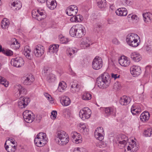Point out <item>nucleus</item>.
I'll return each mask as SVG.
<instances>
[{
  "label": "nucleus",
  "instance_id": "1",
  "mask_svg": "<svg viewBox=\"0 0 152 152\" xmlns=\"http://www.w3.org/2000/svg\"><path fill=\"white\" fill-rule=\"evenodd\" d=\"M111 82L110 76L107 73L104 72L98 77L96 83L100 88H106Z\"/></svg>",
  "mask_w": 152,
  "mask_h": 152
},
{
  "label": "nucleus",
  "instance_id": "2",
  "mask_svg": "<svg viewBox=\"0 0 152 152\" xmlns=\"http://www.w3.org/2000/svg\"><path fill=\"white\" fill-rule=\"evenodd\" d=\"M55 140L56 143L61 145H65L68 143L69 138L67 133L62 130L58 131L56 133Z\"/></svg>",
  "mask_w": 152,
  "mask_h": 152
},
{
  "label": "nucleus",
  "instance_id": "3",
  "mask_svg": "<svg viewBox=\"0 0 152 152\" xmlns=\"http://www.w3.org/2000/svg\"><path fill=\"white\" fill-rule=\"evenodd\" d=\"M91 114V111L88 107H85L81 110L79 113L80 117L83 120L89 118Z\"/></svg>",
  "mask_w": 152,
  "mask_h": 152
},
{
  "label": "nucleus",
  "instance_id": "4",
  "mask_svg": "<svg viewBox=\"0 0 152 152\" xmlns=\"http://www.w3.org/2000/svg\"><path fill=\"white\" fill-rule=\"evenodd\" d=\"M103 62L102 58L99 56H96L93 59L92 65L93 68L95 70H99L102 66Z\"/></svg>",
  "mask_w": 152,
  "mask_h": 152
},
{
  "label": "nucleus",
  "instance_id": "5",
  "mask_svg": "<svg viewBox=\"0 0 152 152\" xmlns=\"http://www.w3.org/2000/svg\"><path fill=\"white\" fill-rule=\"evenodd\" d=\"M32 17L38 21L44 19L45 18V15L42 10H34L32 11Z\"/></svg>",
  "mask_w": 152,
  "mask_h": 152
},
{
  "label": "nucleus",
  "instance_id": "6",
  "mask_svg": "<svg viewBox=\"0 0 152 152\" xmlns=\"http://www.w3.org/2000/svg\"><path fill=\"white\" fill-rule=\"evenodd\" d=\"M44 47L40 45L36 46L33 50L34 56L37 57H41L44 52Z\"/></svg>",
  "mask_w": 152,
  "mask_h": 152
},
{
  "label": "nucleus",
  "instance_id": "7",
  "mask_svg": "<svg viewBox=\"0 0 152 152\" xmlns=\"http://www.w3.org/2000/svg\"><path fill=\"white\" fill-rule=\"evenodd\" d=\"M24 61L23 59L20 57H17L12 59L11 61V65L14 67H20L24 64Z\"/></svg>",
  "mask_w": 152,
  "mask_h": 152
},
{
  "label": "nucleus",
  "instance_id": "8",
  "mask_svg": "<svg viewBox=\"0 0 152 152\" xmlns=\"http://www.w3.org/2000/svg\"><path fill=\"white\" fill-rule=\"evenodd\" d=\"M116 143L118 144L122 145V147H124L128 140V137L124 134H120L116 138Z\"/></svg>",
  "mask_w": 152,
  "mask_h": 152
},
{
  "label": "nucleus",
  "instance_id": "9",
  "mask_svg": "<svg viewBox=\"0 0 152 152\" xmlns=\"http://www.w3.org/2000/svg\"><path fill=\"white\" fill-rule=\"evenodd\" d=\"M15 88L18 90V92L15 93V95H18L17 97H22L23 95H25L27 92L26 89L23 87L18 84L15 86Z\"/></svg>",
  "mask_w": 152,
  "mask_h": 152
},
{
  "label": "nucleus",
  "instance_id": "10",
  "mask_svg": "<svg viewBox=\"0 0 152 152\" xmlns=\"http://www.w3.org/2000/svg\"><path fill=\"white\" fill-rule=\"evenodd\" d=\"M76 37L80 38L85 35L86 30L84 27L81 24L76 26Z\"/></svg>",
  "mask_w": 152,
  "mask_h": 152
},
{
  "label": "nucleus",
  "instance_id": "11",
  "mask_svg": "<svg viewBox=\"0 0 152 152\" xmlns=\"http://www.w3.org/2000/svg\"><path fill=\"white\" fill-rule=\"evenodd\" d=\"M103 134L104 131L102 127H100L97 128L94 132L95 137L100 141H102L104 139Z\"/></svg>",
  "mask_w": 152,
  "mask_h": 152
},
{
  "label": "nucleus",
  "instance_id": "12",
  "mask_svg": "<svg viewBox=\"0 0 152 152\" xmlns=\"http://www.w3.org/2000/svg\"><path fill=\"white\" fill-rule=\"evenodd\" d=\"M30 102V99L28 97H20L18 103V106L20 108H25Z\"/></svg>",
  "mask_w": 152,
  "mask_h": 152
},
{
  "label": "nucleus",
  "instance_id": "13",
  "mask_svg": "<svg viewBox=\"0 0 152 152\" xmlns=\"http://www.w3.org/2000/svg\"><path fill=\"white\" fill-rule=\"evenodd\" d=\"M23 84L25 85H30L34 81V78L31 74H27L22 78Z\"/></svg>",
  "mask_w": 152,
  "mask_h": 152
},
{
  "label": "nucleus",
  "instance_id": "14",
  "mask_svg": "<svg viewBox=\"0 0 152 152\" xmlns=\"http://www.w3.org/2000/svg\"><path fill=\"white\" fill-rule=\"evenodd\" d=\"M66 12L69 16H75L78 12L77 7L75 5H71L67 8Z\"/></svg>",
  "mask_w": 152,
  "mask_h": 152
},
{
  "label": "nucleus",
  "instance_id": "15",
  "mask_svg": "<svg viewBox=\"0 0 152 152\" xmlns=\"http://www.w3.org/2000/svg\"><path fill=\"white\" fill-rule=\"evenodd\" d=\"M130 71L131 74L134 77L139 75L141 72L140 67L136 65L132 66L130 68Z\"/></svg>",
  "mask_w": 152,
  "mask_h": 152
},
{
  "label": "nucleus",
  "instance_id": "16",
  "mask_svg": "<svg viewBox=\"0 0 152 152\" xmlns=\"http://www.w3.org/2000/svg\"><path fill=\"white\" fill-rule=\"evenodd\" d=\"M132 144H129L127 147V150H125L124 152H136L138 150V148L137 145L135 144V142L132 140Z\"/></svg>",
  "mask_w": 152,
  "mask_h": 152
},
{
  "label": "nucleus",
  "instance_id": "17",
  "mask_svg": "<svg viewBox=\"0 0 152 152\" xmlns=\"http://www.w3.org/2000/svg\"><path fill=\"white\" fill-rule=\"evenodd\" d=\"M119 64L122 66L126 67L130 64V61L128 58L124 56H121L120 59L118 60Z\"/></svg>",
  "mask_w": 152,
  "mask_h": 152
},
{
  "label": "nucleus",
  "instance_id": "18",
  "mask_svg": "<svg viewBox=\"0 0 152 152\" xmlns=\"http://www.w3.org/2000/svg\"><path fill=\"white\" fill-rule=\"evenodd\" d=\"M78 128L80 132L84 135H87L88 133V129L85 124L80 123L78 125Z\"/></svg>",
  "mask_w": 152,
  "mask_h": 152
},
{
  "label": "nucleus",
  "instance_id": "19",
  "mask_svg": "<svg viewBox=\"0 0 152 152\" xmlns=\"http://www.w3.org/2000/svg\"><path fill=\"white\" fill-rule=\"evenodd\" d=\"M71 136L73 138V140H74L76 143H79L81 142V137L79 134L76 132H74L71 134Z\"/></svg>",
  "mask_w": 152,
  "mask_h": 152
},
{
  "label": "nucleus",
  "instance_id": "20",
  "mask_svg": "<svg viewBox=\"0 0 152 152\" xmlns=\"http://www.w3.org/2000/svg\"><path fill=\"white\" fill-rule=\"evenodd\" d=\"M60 98L61 103L63 106H67L69 104L70 100L67 96H63Z\"/></svg>",
  "mask_w": 152,
  "mask_h": 152
},
{
  "label": "nucleus",
  "instance_id": "21",
  "mask_svg": "<svg viewBox=\"0 0 152 152\" xmlns=\"http://www.w3.org/2000/svg\"><path fill=\"white\" fill-rule=\"evenodd\" d=\"M131 101V99L129 97L124 96L120 98L119 103L122 105H126L129 103Z\"/></svg>",
  "mask_w": 152,
  "mask_h": 152
},
{
  "label": "nucleus",
  "instance_id": "22",
  "mask_svg": "<svg viewBox=\"0 0 152 152\" xmlns=\"http://www.w3.org/2000/svg\"><path fill=\"white\" fill-rule=\"evenodd\" d=\"M46 1L47 6L50 10H53L56 7L57 4L55 0Z\"/></svg>",
  "mask_w": 152,
  "mask_h": 152
},
{
  "label": "nucleus",
  "instance_id": "23",
  "mask_svg": "<svg viewBox=\"0 0 152 152\" xmlns=\"http://www.w3.org/2000/svg\"><path fill=\"white\" fill-rule=\"evenodd\" d=\"M47 141L45 140L39 139V138L36 137L34 140V143L36 146L39 147L44 146L46 144Z\"/></svg>",
  "mask_w": 152,
  "mask_h": 152
},
{
  "label": "nucleus",
  "instance_id": "24",
  "mask_svg": "<svg viewBox=\"0 0 152 152\" xmlns=\"http://www.w3.org/2000/svg\"><path fill=\"white\" fill-rule=\"evenodd\" d=\"M31 50L30 48L28 46H26L24 47V55L29 60L32 59V56L31 54Z\"/></svg>",
  "mask_w": 152,
  "mask_h": 152
},
{
  "label": "nucleus",
  "instance_id": "25",
  "mask_svg": "<svg viewBox=\"0 0 152 152\" xmlns=\"http://www.w3.org/2000/svg\"><path fill=\"white\" fill-rule=\"evenodd\" d=\"M115 13L117 15L119 16H125L127 14V10L124 7L120 8L116 11Z\"/></svg>",
  "mask_w": 152,
  "mask_h": 152
},
{
  "label": "nucleus",
  "instance_id": "26",
  "mask_svg": "<svg viewBox=\"0 0 152 152\" xmlns=\"http://www.w3.org/2000/svg\"><path fill=\"white\" fill-rule=\"evenodd\" d=\"M150 117V115L148 111H145L140 115V120L143 122H145L148 120Z\"/></svg>",
  "mask_w": 152,
  "mask_h": 152
},
{
  "label": "nucleus",
  "instance_id": "27",
  "mask_svg": "<svg viewBox=\"0 0 152 152\" xmlns=\"http://www.w3.org/2000/svg\"><path fill=\"white\" fill-rule=\"evenodd\" d=\"M80 89V86L77 83L73 82L71 86L70 91L73 93L79 92Z\"/></svg>",
  "mask_w": 152,
  "mask_h": 152
},
{
  "label": "nucleus",
  "instance_id": "28",
  "mask_svg": "<svg viewBox=\"0 0 152 152\" xmlns=\"http://www.w3.org/2000/svg\"><path fill=\"white\" fill-rule=\"evenodd\" d=\"M139 38V37L137 34L134 33H130L126 37V40L127 44L131 42L132 40L135 37Z\"/></svg>",
  "mask_w": 152,
  "mask_h": 152
},
{
  "label": "nucleus",
  "instance_id": "29",
  "mask_svg": "<svg viewBox=\"0 0 152 152\" xmlns=\"http://www.w3.org/2000/svg\"><path fill=\"white\" fill-rule=\"evenodd\" d=\"M131 58L132 59L135 61L138 62L141 59V56L139 53L134 52L132 53L131 55Z\"/></svg>",
  "mask_w": 152,
  "mask_h": 152
},
{
  "label": "nucleus",
  "instance_id": "30",
  "mask_svg": "<svg viewBox=\"0 0 152 152\" xmlns=\"http://www.w3.org/2000/svg\"><path fill=\"white\" fill-rule=\"evenodd\" d=\"M11 5L14 7L15 10H18L22 7L21 2L18 0H15V1L11 3Z\"/></svg>",
  "mask_w": 152,
  "mask_h": 152
},
{
  "label": "nucleus",
  "instance_id": "31",
  "mask_svg": "<svg viewBox=\"0 0 152 152\" xmlns=\"http://www.w3.org/2000/svg\"><path fill=\"white\" fill-rule=\"evenodd\" d=\"M143 16L144 21L146 23L152 20V14L150 13H143Z\"/></svg>",
  "mask_w": 152,
  "mask_h": 152
},
{
  "label": "nucleus",
  "instance_id": "32",
  "mask_svg": "<svg viewBox=\"0 0 152 152\" xmlns=\"http://www.w3.org/2000/svg\"><path fill=\"white\" fill-rule=\"evenodd\" d=\"M139 38L135 37L128 44L130 46L133 47H136L138 46L140 43L138 42V39Z\"/></svg>",
  "mask_w": 152,
  "mask_h": 152
},
{
  "label": "nucleus",
  "instance_id": "33",
  "mask_svg": "<svg viewBox=\"0 0 152 152\" xmlns=\"http://www.w3.org/2000/svg\"><path fill=\"white\" fill-rule=\"evenodd\" d=\"M131 112L133 115H139L141 113V110L136 108L134 105H133L131 108Z\"/></svg>",
  "mask_w": 152,
  "mask_h": 152
},
{
  "label": "nucleus",
  "instance_id": "34",
  "mask_svg": "<svg viewBox=\"0 0 152 152\" xmlns=\"http://www.w3.org/2000/svg\"><path fill=\"white\" fill-rule=\"evenodd\" d=\"M77 51L75 48H68L66 50V53L70 57L73 56V55L77 52Z\"/></svg>",
  "mask_w": 152,
  "mask_h": 152
},
{
  "label": "nucleus",
  "instance_id": "35",
  "mask_svg": "<svg viewBox=\"0 0 152 152\" xmlns=\"http://www.w3.org/2000/svg\"><path fill=\"white\" fill-rule=\"evenodd\" d=\"M103 110L107 116H109L113 114L114 111L113 109L111 107H105L104 108Z\"/></svg>",
  "mask_w": 152,
  "mask_h": 152
},
{
  "label": "nucleus",
  "instance_id": "36",
  "mask_svg": "<svg viewBox=\"0 0 152 152\" xmlns=\"http://www.w3.org/2000/svg\"><path fill=\"white\" fill-rule=\"evenodd\" d=\"M67 87V86L65 82L62 81L59 83L58 87V90L60 92H62L65 90Z\"/></svg>",
  "mask_w": 152,
  "mask_h": 152
},
{
  "label": "nucleus",
  "instance_id": "37",
  "mask_svg": "<svg viewBox=\"0 0 152 152\" xmlns=\"http://www.w3.org/2000/svg\"><path fill=\"white\" fill-rule=\"evenodd\" d=\"M9 24V21L6 18H4L1 21V26L3 29L8 28Z\"/></svg>",
  "mask_w": 152,
  "mask_h": 152
},
{
  "label": "nucleus",
  "instance_id": "38",
  "mask_svg": "<svg viewBox=\"0 0 152 152\" xmlns=\"http://www.w3.org/2000/svg\"><path fill=\"white\" fill-rule=\"evenodd\" d=\"M59 46L58 45H50L49 48V52L52 53L57 52L58 50Z\"/></svg>",
  "mask_w": 152,
  "mask_h": 152
},
{
  "label": "nucleus",
  "instance_id": "39",
  "mask_svg": "<svg viewBox=\"0 0 152 152\" xmlns=\"http://www.w3.org/2000/svg\"><path fill=\"white\" fill-rule=\"evenodd\" d=\"M46 80L49 83L53 82L56 80V77L54 75L50 74L46 77Z\"/></svg>",
  "mask_w": 152,
  "mask_h": 152
},
{
  "label": "nucleus",
  "instance_id": "40",
  "mask_svg": "<svg viewBox=\"0 0 152 152\" xmlns=\"http://www.w3.org/2000/svg\"><path fill=\"white\" fill-rule=\"evenodd\" d=\"M81 45H84L86 47H87L89 45L88 38L84 37L81 39Z\"/></svg>",
  "mask_w": 152,
  "mask_h": 152
},
{
  "label": "nucleus",
  "instance_id": "41",
  "mask_svg": "<svg viewBox=\"0 0 152 152\" xmlns=\"http://www.w3.org/2000/svg\"><path fill=\"white\" fill-rule=\"evenodd\" d=\"M91 98V94L88 92L84 93L82 96L83 99L84 100H89Z\"/></svg>",
  "mask_w": 152,
  "mask_h": 152
},
{
  "label": "nucleus",
  "instance_id": "42",
  "mask_svg": "<svg viewBox=\"0 0 152 152\" xmlns=\"http://www.w3.org/2000/svg\"><path fill=\"white\" fill-rule=\"evenodd\" d=\"M69 34L72 37H76V26H73L71 28L69 31Z\"/></svg>",
  "mask_w": 152,
  "mask_h": 152
},
{
  "label": "nucleus",
  "instance_id": "43",
  "mask_svg": "<svg viewBox=\"0 0 152 152\" xmlns=\"http://www.w3.org/2000/svg\"><path fill=\"white\" fill-rule=\"evenodd\" d=\"M46 134L43 132H40L38 133L36 137L39 138V139L45 140L47 141V138L46 137Z\"/></svg>",
  "mask_w": 152,
  "mask_h": 152
},
{
  "label": "nucleus",
  "instance_id": "44",
  "mask_svg": "<svg viewBox=\"0 0 152 152\" xmlns=\"http://www.w3.org/2000/svg\"><path fill=\"white\" fill-rule=\"evenodd\" d=\"M0 83L6 87H7L8 86V82L2 77H0Z\"/></svg>",
  "mask_w": 152,
  "mask_h": 152
},
{
  "label": "nucleus",
  "instance_id": "45",
  "mask_svg": "<svg viewBox=\"0 0 152 152\" xmlns=\"http://www.w3.org/2000/svg\"><path fill=\"white\" fill-rule=\"evenodd\" d=\"M34 116V115L33 113H32L31 115V116L29 115L28 117H27L26 118L24 119L25 121L27 123H31L34 120V118L33 116Z\"/></svg>",
  "mask_w": 152,
  "mask_h": 152
},
{
  "label": "nucleus",
  "instance_id": "46",
  "mask_svg": "<svg viewBox=\"0 0 152 152\" xmlns=\"http://www.w3.org/2000/svg\"><path fill=\"white\" fill-rule=\"evenodd\" d=\"M98 6L99 7L102 8L106 7V3L105 0H101L97 3Z\"/></svg>",
  "mask_w": 152,
  "mask_h": 152
},
{
  "label": "nucleus",
  "instance_id": "47",
  "mask_svg": "<svg viewBox=\"0 0 152 152\" xmlns=\"http://www.w3.org/2000/svg\"><path fill=\"white\" fill-rule=\"evenodd\" d=\"M152 134V129L151 128H149L145 130L144 133V134L145 137H150Z\"/></svg>",
  "mask_w": 152,
  "mask_h": 152
},
{
  "label": "nucleus",
  "instance_id": "48",
  "mask_svg": "<svg viewBox=\"0 0 152 152\" xmlns=\"http://www.w3.org/2000/svg\"><path fill=\"white\" fill-rule=\"evenodd\" d=\"M32 113H33L31 111H29L27 110H25L23 112V114L24 119L26 118L27 117H28L29 115L31 116V115Z\"/></svg>",
  "mask_w": 152,
  "mask_h": 152
},
{
  "label": "nucleus",
  "instance_id": "49",
  "mask_svg": "<svg viewBox=\"0 0 152 152\" xmlns=\"http://www.w3.org/2000/svg\"><path fill=\"white\" fill-rule=\"evenodd\" d=\"M2 52L3 53L8 56H11L13 54V52L9 50H5L3 49Z\"/></svg>",
  "mask_w": 152,
  "mask_h": 152
},
{
  "label": "nucleus",
  "instance_id": "50",
  "mask_svg": "<svg viewBox=\"0 0 152 152\" xmlns=\"http://www.w3.org/2000/svg\"><path fill=\"white\" fill-rule=\"evenodd\" d=\"M6 142L4 144V146L5 149L8 152H14L15 149L12 148V146H9L8 145H6Z\"/></svg>",
  "mask_w": 152,
  "mask_h": 152
},
{
  "label": "nucleus",
  "instance_id": "51",
  "mask_svg": "<svg viewBox=\"0 0 152 152\" xmlns=\"http://www.w3.org/2000/svg\"><path fill=\"white\" fill-rule=\"evenodd\" d=\"M111 78L114 80L120 78L121 75L119 74L112 73L111 74Z\"/></svg>",
  "mask_w": 152,
  "mask_h": 152
},
{
  "label": "nucleus",
  "instance_id": "52",
  "mask_svg": "<svg viewBox=\"0 0 152 152\" xmlns=\"http://www.w3.org/2000/svg\"><path fill=\"white\" fill-rule=\"evenodd\" d=\"M60 40L61 42V43L63 44H66L69 41L68 39L64 37H61Z\"/></svg>",
  "mask_w": 152,
  "mask_h": 152
},
{
  "label": "nucleus",
  "instance_id": "53",
  "mask_svg": "<svg viewBox=\"0 0 152 152\" xmlns=\"http://www.w3.org/2000/svg\"><path fill=\"white\" fill-rule=\"evenodd\" d=\"M75 16L77 19V22H80L83 19V17L80 15H75Z\"/></svg>",
  "mask_w": 152,
  "mask_h": 152
},
{
  "label": "nucleus",
  "instance_id": "54",
  "mask_svg": "<svg viewBox=\"0 0 152 152\" xmlns=\"http://www.w3.org/2000/svg\"><path fill=\"white\" fill-rule=\"evenodd\" d=\"M57 115V112L56 110H53L51 112V118H52L54 119L56 118Z\"/></svg>",
  "mask_w": 152,
  "mask_h": 152
},
{
  "label": "nucleus",
  "instance_id": "55",
  "mask_svg": "<svg viewBox=\"0 0 152 152\" xmlns=\"http://www.w3.org/2000/svg\"><path fill=\"white\" fill-rule=\"evenodd\" d=\"M122 4L124 5H128L131 2L130 0H121Z\"/></svg>",
  "mask_w": 152,
  "mask_h": 152
},
{
  "label": "nucleus",
  "instance_id": "56",
  "mask_svg": "<svg viewBox=\"0 0 152 152\" xmlns=\"http://www.w3.org/2000/svg\"><path fill=\"white\" fill-rule=\"evenodd\" d=\"M12 41L13 42H12L11 44V46H12L13 45H17L18 43V42L17 41L16 39L15 38H13L12 39Z\"/></svg>",
  "mask_w": 152,
  "mask_h": 152
},
{
  "label": "nucleus",
  "instance_id": "57",
  "mask_svg": "<svg viewBox=\"0 0 152 152\" xmlns=\"http://www.w3.org/2000/svg\"><path fill=\"white\" fill-rule=\"evenodd\" d=\"M73 16V17L71 18L70 19V20L72 22H77V19L76 18L75 15Z\"/></svg>",
  "mask_w": 152,
  "mask_h": 152
},
{
  "label": "nucleus",
  "instance_id": "58",
  "mask_svg": "<svg viewBox=\"0 0 152 152\" xmlns=\"http://www.w3.org/2000/svg\"><path fill=\"white\" fill-rule=\"evenodd\" d=\"M41 117L39 115H38L37 116L36 120L37 122H39L41 120Z\"/></svg>",
  "mask_w": 152,
  "mask_h": 152
},
{
  "label": "nucleus",
  "instance_id": "59",
  "mask_svg": "<svg viewBox=\"0 0 152 152\" xmlns=\"http://www.w3.org/2000/svg\"><path fill=\"white\" fill-rule=\"evenodd\" d=\"M47 99L49 100L50 102L51 103H53V100L52 97L50 95V96H48L46 98Z\"/></svg>",
  "mask_w": 152,
  "mask_h": 152
},
{
  "label": "nucleus",
  "instance_id": "60",
  "mask_svg": "<svg viewBox=\"0 0 152 152\" xmlns=\"http://www.w3.org/2000/svg\"><path fill=\"white\" fill-rule=\"evenodd\" d=\"M94 28H100L102 27V26L99 24H96L94 25Z\"/></svg>",
  "mask_w": 152,
  "mask_h": 152
},
{
  "label": "nucleus",
  "instance_id": "61",
  "mask_svg": "<svg viewBox=\"0 0 152 152\" xmlns=\"http://www.w3.org/2000/svg\"><path fill=\"white\" fill-rule=\"evenodd\" d=\"M113 43L115 44H117L118 43V41L117 39L116 38H114L112 40Z\"/></svg>",
  "mask_w": 152,
  "mask_h": 152
},
{
  "label": "nucleus",
  "instance_id": "62",
  "mask_svg": "<svg viewBox=\"0 0 152 152\" xmlns=\"http://www.w3.org/2000/svg\"><path fill=\"white\" fill-rule=\"evenodd\" d=\"M131 19L132 20H137V16L136 15H132Z\"/></svg>",
  "mask_w": 152,
  "mask_h": 152
},
{
  "label": "nucleus",
  "instance_id": "63",
  "mask_svg": "<svg viewBox=\"0 0 152 152\" xmlns=\"http://www.w3.org/2000/svg\"><path fill=\"white\" fill-rule=\"evenodd\" d=\"M44 95L46 98L48 96H50V94L46 93H44Z\"/></svg>",
  "mask_w": 152,
  "mask_h": 152
},
{
  "label": "nucleus",
  "instance_id": "64",
  "mask_svg": "<svg viewBox=\"0 0 152 152\" xmlns=\"http://www.w3.org/2000/svg\"><path fill=\"white\" fill-rule=\"evenodd\" d=\"M102 142H100L98 144V146L99 148H101L102 147Z\"/></svg>",
  "mask_w": 152,
  "mask_h": 152
}]
</instances>
